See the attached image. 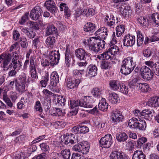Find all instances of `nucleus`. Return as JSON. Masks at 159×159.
<instances>
[{"label":"nucleus","instance_id":"27","mask_svg":"<svg viewBox=\"0 0 159 159\" xmlns=\"http://www.w3.org/2000/svg\"><path fill=\"white\" fill-rule=\"evenodd\" d=\"M109 84L110 88L112 90L117 91L119 89L121 84L118 80H111L109 81Z\"/></svg>","mask_w":159,"mask_h":159},{"label":"nucleus","instance_id":"37","mask_svg":"<svg viewBox=\"0 0 159 159\" xmlns=\"http://www.w3.org/2000/svg\"><path fill=\"white\" fill-rule=\"evenodd\" d=\"M125 27L123 25L117 26L116 28V34L117 37H120L125 31Z\"/></svg>","mask_w":159,"mask_h":159},{"label":"nucleus","instance_id":"8","mask_svg":"<svg viewBox=\"0 0 159 159\" xmlns=\"http://www.w3.org/2000/svg\"><path fill=\"white\" fill-rule=\"evenodd\" d=\"M135 36L130 34L125 35L123 40L124 46L127 47H131L135 43Z\"/></svg>","mask_w":159,"mask_h":159},{"label":"nucleus","instance_id":"40","mask_svg":"<svg viewBox=\"0 0 159 159\" xmlns=\"http://www.w3.org/2000/svg\"><path fill=\"white\" fill-rule=\"evenodd\" d=\"M35 60V58L34 57L31 56L30 57L29 69L30 72L36 70Z\"/></svg>","mask_w":159,"mask_h":159},{"label":"nucleus","instance_id":"56","mask_svg":"<svg viewBox=\"0 0 159 159\" xmlns=\"http://www.w3.org/2000/svg\"><path fill=\"white\" fill-rule=\"evenodd\" d=\"M57 104L58 106H64L65 105V102H66V99L64 97L62 96H59L58 97L57 99Z\"/></svg>","mask_w":159,"mask_h":159},{"label":"nucleus","instance_id":"45","mask_svg":"<svg viewBox=\"0 0 159 159\" xmlns=\"http://www.w3.org/2000/svg\"><path fill=\"white\" fill-rule=\"evenodd\" d=\"M91 93L95 97L99 98L102 94V91L99 89L95 88L93 89Z\"/></svg>","mask_w":159,"mask_h":159},{"label":"nucleus","instance_id":"58","mask_svg":"<svg viewBox=\"0 0 159 159\" xmlns=\"http://www.w3.org/2000/svg\"><path fill=\"white\" fill-rule=\"evenodd\" d=\"M29 14L28 12H26L21 17V19L19 21V23L21 25L24 24L26 21L28 19Z\"/></svg>","mask_w":159,"mask_h":159},{"label":"nucleus","instance_id":"57","mask_svg":"<svg viewBox=\"0 0 159 159\" xmlns=\"http://www.w3.org/2000/svg\"><path fill=\"white\" fill-rule=\"evenodd\" d=\"M83 61L77 62V65L79 68L80 69V70H83L84 72V70L85 69L88 63L87 62V60Z\"/></svg>","mask_w":159,"mask_h":159},{"label":"nucleus","instance_id":"5","mask_svg":"<svg viewBox=\"0 0 159 159\" xmlns=\"http://www.w3.org/2000/svg\"><path fill=\"white\" fill-rule=\"evenodd\" d=\"M60 54L58 50L51 51L47 57L50 61L51 65L53 66L57 65L59 62L60 59Z\"/></svg>","mask_w":159,"mask_h":159},{"label":"nucleus","instance_id":"59","mask_svg":"<svg viewBox=\"0 0 159 159\" xmlns=\"http://www.w3.org/2000/svg\"><path fill=\"white\" fill-rule=\"evenodd\" d=\"M50 61H49L47 56L43 58L41 60V64L43 66L45 67L48 66L51 64Z\"/></svg>","mask_w":159,"mask_h":159},{"label":"nucleus","instance_id":"62","mask_svg":"<svg viewBox=\"0 0 159 159\" xmlns=\"http://www.w3.org/2000/svg\"><path fill=\"white\" fill-rule=\"evenodd\" d=\"M97 43L98 44V47H99V51L103 49L105 44V42L103 40H97Z\"/></svg>","mask_w":159,"mask_h":159},{"label":"nucleus","instance_id":"21","mask_svg":"<svg viewBox=\"0 0 159 159\" xmlns=\"http://www.w3.org/2000/svg\"><path fill=\"white\" fill-rule=\"evenodd\" d=\"M147 105L153 107H157L159 106V97H155L149 99L146 102Z\"/></svg>","mask_w":159,"mask_h":159},{"label":"nucleus","instance_id":"63","mask_svg":"<svg viewBox=\"0 0 159 159\" xmlns=\"http://www.w3.org/2000/svg\"><path fill=\"white\" fill-rule=\"evenodd\" d=\"M40 146L41 150L43 151L48 152L50 150L49 146L46 143H43L40 144Z\"/></svg>","mask_w":159,"mask_h":159},{"label":"nucleus","instance_id":"10","mask_svg":"<svg viewBox=\"0 0 159 159\" xmlns=\"http://www.w3.org/2000/svg\"><path fill=\"white\" fill-rule=\"evenodd\" d=\"M62 143L65 144H73L76 143L77 140L75 138L74 135L71 133L66 134L61 137Z\"/></svg>","mask_w":159,"mask_h":159},{"label":"nucleus","instance_id":"52","mask_svg":"<svg viewBox=\"0 0 159 159\" xmlns=\"http://www.w3.org/2000/svg\"><path fill=\"white\" fill-rule=\"evenodd\" d=\"M25 138V135H21L15 138L14 140L15 142L16 143L20 144L24 142Z\"/></svg>","mask_w":159,"mask_h":159},{"label":"nucleus","instance_id":"39","mask_svg":"<svg viewBox=\"0 0 159 159\" xmlns=\"http://www.w3.org/2000/svg\"><path fill=\"white\" fill-rule=\"evenodd\" d=\"M108 50L109 52L111 53V55H112L113 58H115V55L117 54L119 52V49L118 46L116 45H113Z\"/></svg>","mask_w":159,"mask_h":159},{"label":"nucleus","instance_id":"46","mask_svg":"<svg viewBox=\"0 0 159 159\" xmlns=\"http://www.w3.org/2000/svg\"><path fill=\"white\" fill-rule=\"evenodd\" d=\"M147 141V138L142 137L139 138L137 141L136 146L137 148H139L144 144Z\"/></svg>","mask_w":159,"mask_h":159},{"label":"nucleus","instance_id":"49","mask_svg":"<svg viewBox=\"0 0 159 159\" xmlns=\"http://www.w3.org/2000/svg\"><path fill=\"white\" fill-rule=\"evenodd\" d=\"M55 42V38L54 37L50 36L46 40V43L47 45L50 47H52Z\"/></svg>","mask_w":159,"mask_h":159},{"label":"nucleus","instance_id":"15","mask_svg":"<svg viewBox=\"0 0 159 159\" xmlns=\"http://www.w3.org/2000/svg\"><path fill=\"white\" fill-rule=\"evenodd\" d=\"M124 116L120 111H113L111 113V119L113 122H119L122 121Z\"/></svg>","mask_w":159,"mask_h":159},{"label":"nucleus","instance_id":"42","mask_svg":"<svg viewBox=\"0 0 159 159\" xmlns=\"http://www.w3.org/2000/svg\"><path fill=\"white\" fill-rule=\"evenodd\" d=\"M153 50L150 48H147L144 50L142 52L144 57L146 58L150 57L153 53Z\"/></svg>","mask_w":159,"mask_h":159},{"label":"nucleus","instance_id":"41","mask_svg":"<svg viewBox=\"0 0 159 159\" xmlns=\"http://www.w3.org/2000/svg\"><path fill=\"white\" fill-rule=\"evenodd\" d=\"M57 32V29L54 25H51L47 28L46 33L47 35L56 34Z\"/></svg>","mask_w":159,"mask_h":159},{"label":"nucleus","instance_id":"61","mask_svg":"<svg viewBox=\"0 0 159 159\" xmlns=\"http://www.w3.org/2000/svg\"><path fill=\"white\" fill-rule=\"evenodd\" d=\"M150 71H151V70L149 68L145 66H144L141 68L140 72L141 75H142L145 73L150 72Z\"/></svg>","mask_w":159,"mask_h":159},{"label":"nucleus","instance_id":"3","mask_svg":"<svg viewBox=\"0 0 159 159\" xmlns=\"http://www.w3.org/2000/svg\"><path fill=\"white\" fill-rule=\"evenodd\" d=\"M90 144L87 141L82 143L75 145L73 147V149L76 152H81L83 154H87L89 152Z\"/></svg>","mask_w":159,"mask_h":159},{"label":"nucleus","instance_id":"14","mask_svg":"<svg viewBox=\"0 0 159 159\" xmlns=\"http://www.w3.org/2000/svg\"><path fill=\"white\" fill-rule=\"evenodd\" d=\"M80 82V79H77L72 81L71 79L68 78L66 80L65 84L68 88L71 89L77 87Z\"/></svg>","mask_w":159,"mask_h":159},{"label":"nucleus","instance_id":"9","mask_svg":"<svg viewBox=\"0 0 159 159\" xmlns=\"http://www.w3.org/2000/svg\"><path fill=\"white\" fill-rule=\"evenodd\" d=\"M75 55L79 60L86 61L88 59L90 54L83 49L80 48L75 50Z\"/></svg>","mask_w":159,"mask_h":159},{"label":"nucleus","instance_id":"38","mask_svg":"<svg viewBox=\"0 0 159 159\" xmlns=\"http://www.w3.org/2000/svg\"><path fill=\"white\" fill-rule=\"evenodd\" d=\"M134 70L132 68H131L121 65L120 69V72L122 74L125 75H127L129 74L132 71Z\"/></svg>","mask_w":159,"mask_h":159},{"label":"nucleus","instance_id":"30","mask_svg":"<svg viewBox=\"0 0 159 159\" xmlns=\"http://www.w3.org/2000/svg\"><path fill=\"white\" fill-rule=\"evenodd\" d=\"M112 65V62L110 61L103 60L102 61L100 67L103 70L109 69Z\"/></svg>","mask_w":159,"mask_h":159},{"label":"nucleus","instance_id":"55","mask_svg":"<svg viewBox=\"0 0 159 159\" xmlns=\"http://www.w3.org/2000/svg\"><path fill=\"white\" fill-rule=\"evenodd\" d=\"M139 22L144 28L147 27L148 24V20L144 17H141L139 18Z\"/></svg>","mask_w":159,"mask_h":159},{"label":"nucleus","instance_id":"22","mask_svg":"<svg viewBox=\"0 0 159 159\" xmlns=\"http://www.w3.org/2000/svg\"><path fill=\"white\" fill-rule=\"evenodd\" d=\"M111 159H127V157L121 152L113 151L110 156Z\"/></svg>","mask_w":159,"mask_h":159},{"label":"nucleus","instance_id":"6","mask_svg":"<svg viewBox=\"0 0 159 159\" xmlns=\"http://www.w3.org/2000/svg\"><path fill=\"white\" fill-rule=\"evenodd\" d=\"M99 142L102 147L106 148H110L113 143L111 135L110 134L105 135L101 139Z\"/></svg>","mask_w":159,"mask_h":159},{"label":"nucleus","instance_id":"1","mask_svg":"<svg viewBox=\"0 0 159 159\" xmlns=\"http://www.w3.org/2000/svg\"><path fill=\"white\" fill-rule=\"evenodd\" d=\"M21 60L18 55L16 52L11 54H8L5 56V59L3 62V68L5 71H7L10 68H16L19 65V61Z\"/></svg>","mask_w":159,"mask_h":159},{"label":"nucleus","instance_id":"60","mask_svg":"<svg viewBox=\"0 0 159 159\" xmlns=\"http://www.w3.org/2000/svg\"><path fill=\"white\" fill-rule=\"evenodd\" d=\"M20 41L21 47L23 48H27L28 46V43L25 37L20 38Z\"/></svg>","mask_w":159,"mask_h":159},{"label":"nucleus","instance_id":"47","mask_svg":"<svg viewBox=\"0 0 159 159\" xmlns=\"http://www.w3.org/2000/svg\"><path fill=\"white\" fill-rule=\"evenodd\" d=\"M61 154L63 159H69L70 156V150L66 149L62 150L61 151Z\"/></svg>","mask_w":159,"mask_h":159},{"label":"nucleus","instance_id":"23","mask_svg":"<svg viewBox=\"0 0 159 159\" xmlns=\"http://www.w3.org/2000/svg\"><path fill=\"white\" fill-rule=\"evenodd\" d=\"M97 67L93 65H89L87 70V75L90 77H94L97 75Z\"/></svg>","mask_w":159,"mask_h":159},{"label":"nucleus","instance_id":"2","mask_svg":"<svg viewBox=\"0 0 159 159\" xmlns=\"http://www.w3.org/2000/svg\"><path fill=\"white\" fill-rule=\"evenodd\" d=\"M26 78L25 74L20 75L18 79H16V89L19 93L23 92L25 91Z\"/></svg>","mask_w":159,"mask_h":159},{"label":"nucleus","instance_id":"50","mask_svg":"<svg viewBox=\"0 0 159 159\" xmlns=\"http://www.w3.org/2000/svg\"><path fill=\"white\" fill-rule=\"evenodd\" d=\"M142 77L144 80H149L152 78L153 76V73L150 71L145 73L144 74L141 75Z\"/></svg>","mask_w":159,"mask_h":159},{"label":"nucleus","instance_id":"11","mask_svg":"<svg viewBox=\"0 0 159 159\" xmlns=\"http://www.w3.org/2000/svg\"><path fill=\"white\" fill-rule=\"evenodd\" d=\"M119 10L125 17H130L132 15V11L130 7L125 4L121 5L119 7Z\"/></svg>","mask_w":159,"mask_h":159},{"label":"nucleus","instance_id":"24","mask_svg":"<svg viewBox=\"0 0 159 159\" xmlns=\"http://www.w3.org/2000/svg\"><path fill=\"white\" fill-rule=\"evenodd\" d=\"M98 107L99 109L102 111H105L107 110L108 105L105 98L101 97V99L99 103Z\"/></svg>","mask_w":159,"mask_h":159},{"label":"nucleus","instance_id":"17","mask_svg":"<svg viewBox=\"0 0 159 159\" xmlns=\"http://www.w3.org/2000/svg\"><path fill=\"white\" fill-rule=\"evenodd\" d=\"M121 65L134 69L135 66V63L133 62V57H131L125 58L122 62Z\"/></svg>","mask_w":159,"mask_h":159},{"label":"nucleus","instance_id":"43","mask_svg":"<svg viewBox=\"0 0 159 159\" xmlns=\"http://www.w3.org/2000/svg\"><path fill=\"white\" fill-rule=\"evenodd\" d=\"M49 79V75L48 74L46 73L43 77L42 80L40 82L41 86L43 87H46L47 84V82L48 81Z\"/></svg>","mask_w":159,"mask_h":159},{"label":"nucleus","instance_id":"36","mask_svg":"<svg viewBox=\"0 0 159 159\" xmlns=\"http://www.w3.org/2000/svg\"><path fill=\"white\" fill-rule=\"evenodd\" d=\"M138 120L139 118L137 119L134 117L129 120L128 123L129 127L131 128H136L137 126Z\"/></svg>","mask_w":159,"mask_h":159},{"label":"nucleus","instance_id":"44","mask_svg":"<svg viewBox=\"0 0 159 159\" xmlns=\"http://www.w3.org/2000/svg\"><path fill=\"white\" fill-rule=\"evenodd\" d=\"M27 100H28V99L27 98H21L20 101L17 104V108L19 109L23 108L25 106V104L27 102Z\"/></svg>","mask_w":159,"mask_h":159},{"label":"nucleus","instance_id":"16","mask_svg":"<svg viewBox=\"0 0 159 159\" xmlns=\"http://www.w3.org/2000/svg\"><path fill=\"white\" fill-rule=\"evenodd\" d=\"M45 5L52 13L54 14L57 12V9L53 1L50 0L46 1L45 3Z\"/></svg>","mask_w":159,"mask_h":159},{"label":"nucleus","instance_id":"54","mask_svg":"<svg viewBox=\"0 0 159 159\" xmlns=\"http://www.w3.org/2000/svg\"><path fill=\"white\" fill-rule=\"evenodd\" d=\"M83 123H81L79 124V126H80L79 133L80 134L88 133L89 131V129L87 126L85 125H81V124Z\"/></svg>","mask_w":159,"mask_h":159},{"label":"nucleus","instance_id":"25","mask_svg":"<svg viewBox=\"0 0 159 159\" xmlns=\"http://www.w3.org/2000/svg\"><path fill=\"white\" fill-rule=\"evenodd\" d=\"M97 58L102 60H107L110 59H113V57L111 55V53L108 50L107 51L104 52L103 53L98 56Z\"/></svg>","mask_w":159,"mask_h":159},{"label":"nucleus","instance_id":"48","mask_svg":"<svg viewBox=\"0 0 159 159\" xmlns=\"http://www.w3.org/2000/svg\"><path fill=\"white\" fill-rule=\"evenodd\" d=\"M137 41L138 45L140 46L143 42V36L142 33L139 31H138Z\"/></svg>","mask_w":159,"mask_h":159},{"label":"nucleus","instance_id":"13","mask_svg":"<svg viewBox=\"0 0 159 159\" xmlns=\"http://www.w3.org/2000/svg\"><path fill=\"white\" fill-rule=\"evenodd\" d=\"M104 21L106 26L110 28H114L116 25V20L113 15L106 16Z\"/></svg>","mask_w":159,"mask_h":159},{"label":"nucleus","instance_id":"31","mask_svg":"<svg viewBox=\"0 0 159 159\" xmlns=\"http://www.w3.org/2000/svg\"><path fill=\"white\" fill-rule=\"evenodd\" d=\"M116 137L118 142H124L127 139L128 136L126 133L123 132L116 134Z\"/></svg>","mask_w":159,"mask_h":159},{"label":"nucleus","instance_id":"53","mask_svg":"<svg viewBox=\"0 0 159 159\" xmlns=\"http://www.w3.org/2000/svg\"><path fill=\"white\" fill-rule=\"evenodd\" d=\"M120 88V90L121 92L125 94H127L128 93L129 89L127 86L123 84H121Z\"/></svg>","mask_w":159,"mask_h":159},{"label":"nucleus","instance_id":"64","mask_svg":"<svg viewBox=\"0 0 159 159\" xmlns=\"http://www.w3.org/2000/svg\"><path fill=\"white\" fill-rule=\"evenodd\" d=\"M41 103L40 102L38 101H37L35 104V109L37 111H38L40 112H41L43 111L42 108L41 107Z\"/></svg>","mask_w":159,"mask_h":159},{"label":"nucleus","instance_id":"51","mask_svg":"<svg viewBox=\"0 0 159 159\" xmlns=\"http://www.w3.org/2000/svg\"><path fill=\"white\" fill-rule=\"evenodd\" d=\"M151 18L156 25L159 26V14L153 13L151 16Z\"/></svg>","mask_w":159,"mask_h":159},{"label":"nucleus","instance_id":"4","mask_svg":"<svg viewBox=\"0 0 159 159\" xmlns=\"http://www.w3.org/2000/svg\"><path fill=\"white\" fill-rule=\"evenodd\" d=\"M59 77L58 73L56 71L53 72L50 75V82L48 88L51 90L55 91L57 88V84L59 82Z\"/></svg>","mask_w":159,"mask_h":159},{"label":"nucleus","instance_id":"29","mask_svg":"<svg viewBox=\"0 0 159 159\" xmlns=\"http://www.w3.org/2000/svg\"><path fill=\"white\" fill-rule=\"evenodd\" d=\"M109 101L112 104L116 103L120 101V98L117 94L113 93L109 94Z\"/></svg>","mask_w":159,"mask_h":159},{"label":"nucleus","instance_id":"32","mask_svg":"<svg viewBox=\"0 0 159 159\" xmlns=\"http://www.w3.org/2000/svg\"><path fill=\"white\" fill-rule=\"evenodd\" d=\"M60 8L61 11H64L65 15L69 17L71 14L70 12L67 5L64 3H61L60 5Z\"/></svg>","mask_w":159,"mask_h":159},{"label":"nucleus","instance_id":"18","mask_svg":"<svg viewBox=\"0 0 159 159\" xmlns=\"http://www.w3.org/2000/svg\"><path fill=\"white\" fill-rule=\"evenodd\" d=\"M108 30L106 28L102 27L99 29L95 33V34L99 38L105 39L107 36Z\"/></svg>","mask_w":159,"mask_h":159},{"label":"nucleus","instance_id":"7","mask_svg":"<svg viewBox=\"0 0 159 159\" xmlns=\"http://www.w3.org/2000/svg\"><path fill=\"white\" fill-rule=\"evenodd\" d=\"M81 101V107L86 108H92L93 106V103L95 102L92 96H82Z\"/></svg>","mask_w":159,"mask_h":159},{"label":"nucleus","instance_id":"26","mask_svg":"<svg viewBox=\"0 0 159 159\" xmlns=\"http://www.w3.org/2000/svg\"><path fill=\"white\" fill-rule=\"evenodd\" d=\"M96 25L93 23L90 22H87L84 26V29L85 32L91 33L96 30Z\"/></svg>","mask_w":159,"mask_h":159},{"label":"nucleus","instance_id":"33","mask_svg":"<svg viewBox=\"0 0 159 159\" xmlns=\"http://www.w3.org/2000/svg\"><path fill=\"white\" fill-rule=\"evenodd\" d=\"M137 125L136 128L143 131H144L145 130L146 127V123L144 120H141L139 118Z\"/></svg>","mask_w":159,"mask_h":159},{"label":"nucleus","instance_id":"35","mask_svg":"<svg viewBox=\"0 0 159 159\" xmlns=\"http://www.w3.org/2000/svg\"><path fill=\"white\" fill-rule=\"evenodd\" d=\"M137 86L143 92H146L149 90V86L146 83H137Z\"/></svg>","mask_w":159,"mask_h":159},{"label":"nucleus","instance_id":"34","mask_svg":"<svg viewBox=\"0 0 159 159\" xmlns=\"http://www.w3.org/2000/svg\"><path fill=\"white\" fill-rule=\"evenodd\" d=\"M19 63L20 65H19L18 67H17V68L16 69L15 68H12L11 69L10 68V69H9L10 70L8 74V75L9 76L15 77L16 76V75L17 73V72L16 70H19L20 69V67L22 66V63L21 61H19Z\"/></svg>","mask_w":159,"mask_h":159},{"label":"nucleus","instance_id":"12","mask_svg":"<svg viewBox=\"0 0 159 159\" xmlns=\"http://www.w3.org/2000/svg\"><path fill=\"white\" fill-rule=\"evenodd\" d=\"M42 12V10L40 7L36 6L30 11V16L32 20H36L39 18Z\"/></svg>","mask_w":159,"mask_h":159},{"label":"nucleus","instance_id":"20","mask_svg":"<svg viewBox=\"0 0 159 159\" xmlns=\"http://www.w3.org/2000/svg\"><path fill=\"white\" fill-rule=\"evenodd\" d=\"M81 102H82L81 98L80 100H73L70 101V107L73 109L72 111L75 114H76L78 111V107H81Z\"/></svg>","mask_w":159,"mask_h":159},{"label":"nucleus","instance_id":"28","mask_svg":"<svg viewBox=\"0 0 159 159\" xmlns=\"http://www.w3.org/2000/svg\"><path fill=\"white\" fill-rule=\"evenodd\" d=\"M132 159H146V156L142 151L137 150L134 152Z\"/></svg>","mask_w":159,"mask_h":159},{"label":"nucleus","instance_id":"19","mask_svg":"<svg viewBox=\"0 0 159 159\" xmlns=\"http://www.w3.org/2000/svg\"><path fill=\"white\" fill-rule=\"evenodd\" d=\"M88 43L89 49L94 52H98L99 51V47H98L97 43V40L90 39H88Z\"/></svg>","mask_w":159,"mask_h":159}]
</instances>
